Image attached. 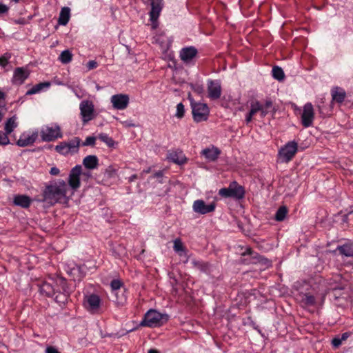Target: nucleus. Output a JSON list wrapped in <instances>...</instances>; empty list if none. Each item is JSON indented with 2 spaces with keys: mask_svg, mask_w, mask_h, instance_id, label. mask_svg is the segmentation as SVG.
I'll return each mask as SVG.
<instances>
[{
  "mask_svg": "<svg viewBox=\"0 0 353 353\" xmlns=\"http://www.w3.org/2000/svg\"><path fill=\"white\" fill-rule=\"evenodd\" d=\"M72 195L68 184L63 180L53 181L46 188V201L50 205L56 203L66 204Z\"/></svg>",
  "mask_w": 353,
  "mask_h": 353,
  "instance_id": "obj_1",
  "label": "nucleus"
},
{
  "mask_svg": "<svg viewBox=\"0 0 353 353\" xmlns=\"http://www.w3.org/2000/svg\"><path fill=\"white\" fill-rule=\"evenodd\" d=\"M63 283L61 277H54L49 275L46 278V295L53 296L56 294L54 300L59 303H64L67 301V296L65 294L58 292V285Z\"/></svg>",
  "mask_w": 353,
  "mask_h": 353,
  "instance_id": "obj_2",
  "label": "nucleus"
},
{
  "mask_svg": "<svg viewBox=\"0 0 353 353\" xmlns=\"http://www.w3.org/2000/svg\"><path fill=\"white\" fill-rule=\"evenodd\" d=\"M163 320L167 321L168 316L162 314L155 310H150L145 314L144 319L141 322V325L155 327L161 325Z\"/></svg>",
  "mask_w": 353,
  "mask_h": 353,
  "instance_id": "obj_3",
  "label": "nucleus"
},
{
  "mask_svg": "<svg viewBox=\"0 0 353 353\" xmlns=\"http://www.w3.org/2000/svg\"><path fill=\"white\" fill-rule=\"evenodd\" d=\"M219 194L225 198L231 197L239 200L244 197L245 190L242 185H240L236 181H233L230 183L228 188L220 189Z\"/></svg>",
  "mask_w": 353,
  "mask_h": 353,
  "instance_id": "obj_4",
  "label": "nucleus"
},
{
  "mask_svg": "<svg viewBox=\"0 0 353 353\" xmlns=\"http://www.w3.org/2000/svg\"><path fill=\"white\" fill-rule=\"evenodd\" d=\"M193 119L199 123L208 120L210 110L205 103H197L190 99Z\"/></svg>",
  "mask_w": 353,
  "mask_h": 353,
  "instance_id": "obj_5",
  "label": "nucleus"
},
{
  "mask_svg": "<svg viewBox=\"0 0 353 353\" xmlns=\"http://www.w3.org/2000/svg\"><path fill=\"white\" fill-rule=\"evenodd\" d=\"M82 172V167L81 165H77L70 170L68 179V185L70 192L74 194L81 186L80 175Z\"/></svg>",
  "mask_w": 353,
  "mask_h": 353,
  "instance_id": "obj_6",
  "label": "nucleus"
},
{
  "mask_svg": "<svg viewBox=\"0 0 353 353\" xmlns=\"http://www.w3.org/2000/svg\"><path fill=\"white\" fill-rule=\"evenodd\" d=\"M79 109L83 123H86L94 118V107L92 101H82L79 105Z\"/></svg>",
  "mask_w": 353,
  "mask_h": 353,
  "instance_id": "obj_7",
  "label": "nucleus"
},
{
  "mask_svg": "<svg viewBox=\"0 0 353 353\" xmlns=\"http://www.w3.org/2000/svg\"><path fill=\"white\" fill-rule=\"evenodd\" d=\"M297 152V143L295 141L288 142L279 151V157L283 162L288 163Z\"/></svg>",
  "mask_w": 353,
  "mask_h": 353,
  "instance_id": "obj_8",
  "label": "nucleus"
},
{
  "mask_svg": "<svg viewBox=\"0 0 353 353\" xmlns=\"http://www.w3.org/2000/svg\"><path fill=\"white\" fill-rule=\"evenodd\" d=\"M164 3L163 0H152L151 10L150 12V19L152 22V27L155 29L158 26V18L163 8Z\"/></svg>",
  "mask_w": 353,
  "mask_h": 353,
  "instance_id": "obj_9",
  "label": "nucleus"
},
{
  "mask_svg": "<svg viewBox=\"0 0 353 353\" xmlns=\"http://www.w3.org/2000/svg\"><path fill=\"white\" fill-rule=\"evenodd\" d=\"M84 306L88 311L92 314L98 313L101 306V299L95 294L86 295L84 298Z\"/></svg>",
  "mask_w": 353,
  "mask_h": 353,
  "instance_id": "obj_10",
  "label": "nucleus"
},
{
  "mask_svg": "<svg viewBox=\"0 0 353 353\" xmlns=\"http://www.w3.org/2000/svg\"><path fill=\"white\" fill-rule=\"evenodd\" d=\"M314 119V110L311 103H307L303 108L301 123L305 128L311 126Z\"/></svg>",
  "mask_w": 353,
  "mask_h": 353,
  "instance_id": "obj_11",
  "label": "nucleus"
},
{
  "mask_svg": "<svg viewBox=\"0 0 353 353\" xmlns=\"http://www.w3.org/2000/svg\"><path fill=\"white\" fill-rule=\"evenodd\" d=\"M208 97L213 100L218 99L221 95V85L218 80H209L208 81Z\"/></svg>",
  "mask_w": 353,
  "mask_h": 353,
  "instance_id": "obj_12",
  "label": "nucleus"
},
{
  "mask_svg": "<svg viewBox=\"0 0 353 353\" xmlns=\"http://www.w3.org/2000/svg\"><path fill=\"white\" fill-rule=\"evenodd\" d=\"M63 137V133L59 125L54 124L46 128V141H53Z\"/></svg>",
  "mask_w": 353,
  "mask_h": 353,
  "instance_id": "obj_13",
  "label": "nucleus"
},
{
  "mask_svg": "<svg viewBox=\"0 0 353 353\" xmlns=\"http://www.w3.org/2000/svg\"><path fill=\"white\" fill-rule=\"evenodd\" d=\"M111 103L114 108L117 110H124L129 103V97L127 94H115L111 97Z\"/></svg>",
  "mask_w": 353,
  "mask_h": 353,
  "instance_id": "obj_14",
  "label": "nucleus"
},
{
  "mask_svg": "<svg viewBox=\"0 0 353 353\" xmlns=\"http://www.w3.org/2000/svg\"><path fill=\"white\" fill-rule=\"evenodd\" d=\"M193 210L199 214H205L213 212L215 209L214 203L205 204L203 200H196L192 205Z\"/></svg>",
  "mask_w": 353,
  "mask_h": 353,
  "instance_id": "obj_15",
  "label": "nucleus"
},
{
  "mask_svg": "<svg viewBox=\"0 0 353 353\" xmlns=\"http://www.w3.org/2000/svg\"><path fill=\"white\" fill-rule=\"evenodd\" d=\"M30 72L26 68H17L13 74L12 83L21 85L29 77Z\"/></svg>",
  "mask_w": 353,
  "mask_h": 353,
  "instance_id": "obj_16",
  "label": "nucleus"
},
{
  "mask_svg": "<svg viewBox=\"0 0 353 353\" xmlns=\"http://www.w3.org/2000/svg\"><path fill=\"white\" fill-rule=\"evenodd\" d=\"M220 154L221 150L214 145L206 148L201 152V154L208 161L210 162L216 161Z\"/></svg>",
  "mask_w": 353,
  "mask_h": 353,
  "instance_id": "obj_17",
  "label": "nucleus"
},
{
  "mask_svg": "<svg viewBox=\"0 0 353 353\" xmlns=\"http://www.w3.org/2000/svg\"><path fill=\"white\" fill-rule=\"evenodd\" d=\"M38 137V132H34L32 134H23L17 143L20 147H26L32 144Z\"/></svg>",
  "mask_w": 353,
  "mask_h": 353,
  "instance_id": "obj_18",
  "label": "nucleus"
},
{
  "mask_svg": "<svg viewBox=\"0 0 353 353\" xmlns=\"http://www.w3.org/2000/svg\"><path fill=\"white\" fill-rule=\"evenodd\" d=\"M197 54V50L194 47H188L181 49L180 57L184 62L190 61Z\"/></svg>",
  "mask_w": 353,
  "mask_h": 353,
  "instance_id": "obj_19",
  "label": "nucleus"
},
{
  "mask_svg": "<svg viewBox=\"0 0 353 353\" xmlns=\"http://www.w3.org/2000/svg\"><path fill=\"white\" fill-rule=\"evenodd\" d=\"M83 165L89 170H93L98 167L99 160L95 155H88L83 160Z\"/></svg>",
  "mask_w": 353,
  "mask_h": 353,
  "instance_id": "obj_20",
  "label": "nucleus"
},
{
  "mask_svg": "<svg viewBox=\"0 0 353 353\" xmlns=\"http://www.w3.org/2000/svg\"><path fill=\"white\" fill-rule=\"evenodd\" d=\"M168 158L177 164H183L186 161V158L181 151L172 152L168 154Z\"/></svg>",
  "mask_w": 353,
  "mask_h": 353,
  "instance_id": "obj_21",
  "label": "nucleus"
},
{
  "mask_svg": "<svg viewBox=\"0 0 353 353\" xmlns=\"http://www.w3.org/2000/svg\"><path fill=\"white\" fill-rule=\"evenodd\" d=\"M332 101L337 103H342L346 96L345 92L340 88H334L332 90Z\"/></svg>",
  "mask_w": 353,
  "mask_h": 353,
  "instance_id": "obj_22",
  "label": "nucleus"
},
{
  "mask_svg": "<svg viewBox=\"0 0 353 353\" xmlns=\"http://www.w3.org/2000/svg\"><path fill=\"white\" fill-rule=\"evenodd\" d=\"M14 203L22 208H28L30 204V199L26 195H17L14 198Z\"/></svg>",
  "mask_w": 353,
  "mask_h": 353,
  "instance_id": "obj_23",
  "label": "nucleus"
},
{
  "mask_svg": "<svg viewBox=\"0 0 353 353\" xmlns=\"http://www.w3.org/2000/svg\"><path fill=\"white\" fill-rule=\"evenodd\" d=\"M261 103L259 101L252 103L250 110L245 118L246 123H250L252 121L253 116L257 112L261 113Z\"/></svg>",
  "mask_w": 353,
  "mask_h": 353,
  "instance_id": "obj_24",
  "label": "nucleus"
},
{
  "mask_svg": "<svg viewBox=\"0 0 353 353\" xmlns=\"http://www.w3.org/2000/svg\"><path fill=\"white\" fill-rule=\"evenodd\" d=\"M250 255L252 257L253 259L256 260L254 263L256 262H264V264L267 265H270V261L266 259L262 258L261 256L258 255L257 253L254 252L251 248H247L246 250L243 253V256Z\"/></svg>",
  "mask_w": 353,
  "mask_h": 353,
  "instance_id": "obj_25",
  "label": "nucleus"
},
{
  "mask_svg": "<svg viewBox=\"0 0 353 353\" xmlns=\"http://www.w3.org/2000/svg\"><path fill=\"white\" fill-rule=\"evenodd\" d=\"M70 10L68 7H64L61 9L59 17V23L63 26H65L70 19Z\"/></svg>",
  "mask_w": 353,
  "mask_h": 353,
  "instance_id": "obj_26",
  "label": "nucleus"
},
{
  "mask_svg": "<svg viewBox=\"0 0 353 353\" xmlns=\"http://www.w3.org/2000/svg\"><path fill=\"white\" fill-rule=\"evenodd\" d=\"M261 118H263L271 112H274V108L273 106L272 102L270 100H267L264 104H261Z\"/></svg>",
  "mask_w": 353,
  "mask_h": 353,
  "instance_id": "obj_27",
  "label": "nucleus"
},
{
  "mask_svg": "<svg viewBox=\"0 0 353 353\" xmlns=\"http://www.w3.org/2000/svg\"><path fill=\"white\" fill-rule=\"evenodd\" d=\"M337 250L341 254L345 255V256H353V243L339 246Z\"/></svg>",
  "mask_w": 353,
  "mask_h": 353,
  "instance_id": "obj_28",
  "label": "nucleus"
},
{
  "mask_svg": "<svg viewBox=\"0 0 353 353\" xmlns=\"http://www.w3.org/2000/svg\"><path fill=\"white\" fill-rule=\"evenodd\" d=\"M80 144V139L75 137L68 142H66L67 148L70 153H74L78 151Z\"/></svg>",
  "mask_w": 353,
  "mask_h": 353,
  "instance_id": "obj_29",
  "label": "nucleus"
},
{
  "mask_svg": "<svg viewBox=\"0 0 353 353\" xmlns=\"http://www.w3.org/2000/svg\"><path fill=\"white\" fill-rule=\"evenodd\" d=\"M17 117L15 116L12 117L10 118L5 125V133L7 134H10L13 130L17 126Z\"/></svg>",
  "mask_w": 353,
  "mask_h": 353,
  "instance_id": "obj_30",
  "label": "nucleus"
},
{
  "mask_svg": "<svg viewBox=\"0 0 353 353\" xmlns=\"http://www.w3.org/2000/svg\"><path fill=\"white\" fill-rule=\"evenodd\" d=\"M301 303L305 306H313L315 304V298L310 294H303L301 296Z\"/></svg>",
  "mask_w": 353,
  "mask_h": 353,
  "instance_id": "obj_31",
  "label": "nucleus"
},
{
  "mask_svg": "<svg viewBox=\"0 0 353 353\" xmlns=\"http://www.w3.org/2000/svg\"><path fill=\"white\" fill-rule=\"evenodd\" d=\"M72 52L68 50H65L61 53L59 59L62 63L66 64L72 61Z\"/></svg>",
  "mask_w": 353,
  "mask_h": 353,
  "instance_id": "obj_32",
  "label": "nucleus"
},
{
  "mask_svg": "<svg viewBox=\"0 0 353 353\" xmlns=\"http://www.w3.org/2000/svg\"><path fill=\"white\" fill-rule=\"evenodd\" d=\"M349 336L350 333L345 332L341 336H337L333 339L332 341V344L334 347H338L342 344L343 341H346Z\"/></svg>",
  "mask_w": 353,
  "mask_h": 353,
  "instance_id": "obj_33",
  "label": "nucleus"
},
{
  "mask_svg": "<svg viewBox=\"0 0 353 353\" xmlns=\"http://www.w3.org/2000/svg\"><path fill=\"white\" fill-rule=\"evenodd\" d=\"M288 209L285 206L280 207L275 214V219L278 221H282L286 216Z\"/></svg>",
  "mask_w": 353,
  "mask_h": 353,
  "instance_id": "obj_34",
  "label": "nucleus"
},
{
  "mask_svg": "<svg viewBox=\"0 0 353 353\" xmlns=\"http://www.w3.org/2000/svg\"><path fill=\"white\" fill-rule=\"evenodd\" d=\"M68 272L69 274L72 276L74 280H79L81 278V270L80 268L77 265H74L70 270H68Z\"/></svg>",
  "mask_w": 353,
  "mask_h": 353,
  "instance_id": "obj_35",
  "label": "nucleus"
},
{
  "mask_svg": "<svg viewBox=\"0 0 353 353\" xmlns=\"http://www.w3.org/2000/svg\"><path fill=\"white\" fill-rule=\"evenodd\" d=\"M272 76L275 79L279 81L283 80L285 77L283 70L278 66H275L272 68Z\"/></svg>",
  "mask_w": 353,
  "mask_h": 353,
  "instance_id": "obj_36",
  "label": "nucleus"
},
{
  "mask_svg": "<svg viewBox=\"0 0 353 353\" xmlns=\"http://www.w3.org/2000/svg\"><path fill=\"white\" fill-rule=\"evenodd\" d=\"M44 89V82H41L34 85L31 89L27 91L26 95H32L40 92Z\"/></svg>",
  "mask_w": 353,
  "mask_h": 353,
  "instance_id": "obj_37",
  "label": "nucleus"
},
{
  "mask_svg": "<svg viewBox=\"0 0 353 353\" xmlns=\"http://www.w3.org/2000/svg\"><path fill=\"white\" fill-rule=\"evenodd\" d=\"M55 150L57 152L63 155H67L70 154L69 150L67 148L66 142L60 143L55 147Z\"/></svg>",
  "mask_w": 353,
  "mask_h": 353,
  "instance_id": "obj_38",
  "label": "nucleus"
},
{
  "mask_svg": "<svg viewBox=\"0 0 353 353\" xmlns=\"http://www.w3.org/2000/svg\"><path fill=\"white\" fill-rule=\"evenodd\" d=\"M99 139L103 142L105 143L110 147H112L114 145V140L105 134H99Z\"/></svg>",
  "mask_w": 353,
  "mask_h": 353,
  "instance_id": "obj_39",
  "label": "nucleus"
},
{
  "mask_svg": "<svg viewBox=\"0 0 353 353\" xmlns=\"http://www.w3.org/2000/svg\"><path fill=\"white\" fill-rule=\"evenodd\" d=\"M173 248L176 252H185L183 243L179 239L174 240ZM180 255H182V253H180Z\"/></svg>",
  "mask_w": 353,
  "mask_h": 353,
  "instance_id": "obj_40",
  "label": "nucleus"
},
{
  "mask_svg": "<svg viewBox=\"0 0 353 353\" xmlns=\"http://www.w3.org/2000/svg\"><path fill=\"white\" fill-rule=\"evenodd\" d=\"M185 114V108L184 105L182 103H179L176 105V110L175 113V117L178 119H181L184 117Z\"/></svg>",
  "mask_w": 353,
  "mask_h": 353,
  "instance_id": "obj_41",
  "label": "nucleus"
},
{
  "mask_svg": "<svg viewBox=\"0 0 353 353\" xmlns=\"http://www.w3.org/2000/svg\"><path fill=\"white\" fill-rule=\"evenodd\" d=\"M11 55L8 53L4 54L0 57V65L5 67L8 63V60L10 59Z\"/></svg>",
  "mask_w": 353,
  "mask_h": 353,
  "instance_id": "obj_42",
  "label": "nucleus"
},
{
  "mask_svg": "<svg viewBox=\"0 0 353 353\" xmlns=\"http://www.w3.org/2000/svg\"><path fill=\"white\" fill-rule=\"evenodd\" d=\"M122 285V283L121 281L119 280H113L111 281L110 286L113 291H116L117 290H119Z\"/></svg>",
  "mask_w": 353,
  "mask_h": 353,
  "instance_id": "obj_43",
  "label": "nucleus"
},
{
  "mask_svg": "<svg viewBox=\"0 0 353 353\" xmlns=\"http://www.w3.org/2000/svg\"><path fill=\"white\" fill-rule=\"evenodd\" d=\"M9 142L10 141L7 134L6 133H2L1 132H0V145H8Z\"/></svg>",
  "mask_w": 353,
  "mask_h": 353,
  "instance_id": "obj_44",
  "label": "nucleus"
},
{
  "mask_svg": "<svg viewBox=\"0 0 353 353\" xmlns=\"http://www.w3.org/2000/svg\"><path fill=\"white\" fill-rule=\"evenodd\" d=\"M95 137H88L85 141L83 142V145H93L95 143Z\"/></svg>",
  "mask_w": 353,
  "mask_h": 353,
  "instance_id": "obj_45",
  "label": "nucleus"
},
{
  "mask_svg": "<svg viewBox=\"0 0 353 353\" xmlns=\"http://www.w3.org/2000/svg\"><path fill=\"white\" fill-rule=\"evenodd\" d=\"M192 264L193 265L194 267L198 269H200L201 270H204L205 265L201 261L193 260L192 261Z\"/></svg>",
  "mask_w": 353,
  "mask_h": 353,
  "instance_id": "obj_46",
  "label": "nucleus"
},
{
  "mask_svg": "<svg viewBox=\"0 0 353 353\" xmlns=\"http://www.w3.org/2000/svg\"><path fill=\"white\" fill-rule=\"evenodd\" d=\"M97 65L98 64L95 61H90L87 63V68L89 70L96 68Z\"/></svg>",
  "mask_w": 353,
  "mask_h": 353,
  "instance_id": "obj_47",
  "label": "nucleus"
},
{
  "mask_svg": "<svg viewBox=\"0 0 353 353\" xmlns=\"http://www.w3.org/2000/svg\"><path fill=\"white\" fill-rule=\"evenodd\" d=\"M46 353H60L59 350L52 347V346H48L46 348Z\"/></svg>",
  "mask_w": 353,
  "mask_h": 353,
  "instance_id": "obj_48",
  "label": "nucleus"
},
{
  "mask_svg": "<svg viewBox=\"0 0 353 353\" xmlns=\"http://www.w3.org/2000/svg\"><path fill=\"white\" fill-rule=\"evenodd\" d=\"M105 174H107L108 177H112L115 174V170L111 167H109L105 170Z\"/></svg>",
  "mask_w": 353,
  "mask_h": 353,
  "instance_id": "obj_49",
  "label": "nucleus"
},
{
  "mask_svg": "<svg viewBox=\"0 0 353 353\" xmlns=\"http://www.w3.org/2000/svg\"><path fill=\"white\" fill-rule=\"evenodd\" d=\"M9 8L4 4L0 3V14L6 13L8 11Z\"/></svg>",
  "mask_w": 353,
  "mask_h": 353,
  "instance_id": "obj_50",
  "label": "nucleus"
},
{
  "mask_svg": "<svg viewBox=\"0 0 353 353\" xmlns=\"http://www.w3.org/2000/svg\"><path fill=\"white\" fill-rule=\"evenodd\" d=\"M60 171H59V169L56 168V167H53L50 169V173L52 174V175H54V176H57L59 174Z\"/></svg>",
  "mask_w": 353,
  "mask_h": 353,
  "instance_id": "obj_51",
  "label": "nucleus"
},
{
  "mask_svg": "<svg viewBox=\"0 0 353 353\" xmlns=\"http://www.w3.org/2000/svg\"><path fill=\"white\" fill-rule=\"evenodd\" d=\"M193 89L196 92L199 94L201 93L203 90V87L200 85H196L195 86L193 87Z\"/></svg>",
  "mask_w": 353,
  "mask_h": 353,
  "instance_id": "obj_52",
  "label": "nucleus"
},
{
  "mask_svg": "<svg viewBox=\"0 0 353 353\" xmlns=\"http://www.w3.org/2000/svg\"><path fill=\"white\" fill-rule=\"evenodd\" d=\"M3 107H0V121L2 120L3 114L2 113L1 110H3Z\"/></svg>",
  "mask_w": 353,
  "mask_h": 353,
  "instance_id": "obj_53",
  "label": "nucleus"
},
{
  "mask_svg": "<svg viewBox=\"0 0 353 353\" xmlns=\"http://www.w3.org/2000/svg\"><path fill=\"white\" fill-rule=\"evenodd\" d=\"M148 353H159V352L156 350L151 349L148 351Z\"/></svg>",
  "mask_w": 353,
  "mask_h": 353,
  "instance_id": "obj_54",
  "label": "nucleus"
},
{
  "mask_svg": "<svg viewBox=\"0 0 353 353\" xmlns=\"http://www.w3.org/2000/svg\"><path fill=\"white\" fill-rule=\"evenodd\" d=\"M4 97H5L4 93L0 91V99H4Z\"/></svg>",
  "mask_w": 353,
  "mask_h": 353,
  "instance_id": "obj_55",
  "label": "nucleus"
},
{
  "mask_svg": "<svg viewBox=\"0 0 353 353\" xmlns=\"http://www.w3.org/2000/svg\"><path fill=\"white\" fill-rule=\"evenodd\" d=\"M126 126H134V124L127 123V122L123 123Z\"/></svg>",
  "mask_w": 353,
  "mask_h": 353,
  "instance_id": "obj_56",
  "label": "nucleus"
},
{
  "mask_svg": "<svg viewBox=\"0 0 353 353\" xmlns=\"http://www.w3.org/2000/svg\"><path fill=\"white\" fill-rule=\"evenodd\" d=\"M50 83L49 82H46L45 85L46 88H48L50 86Z\"/></svg>",
  "mask_w": 353,
  "mask_h": 353,
  "instance_id": "obj_57",
  "label": "nucleus"
},
{
  "mask_svg": "<svg viewBox=\"0 0 353 353\" xmlns=\"http://www.w3.org/2000/svg\"><path fill=\"white\" fill-rule=\"evenodd\" d=\"M41 137H42V139L44 140V132H41Z\"/></svg>",
  "mask_w": 353,
  "mask_h": 353,
  "instance_id": "obj_58",
  "label": "nucleus"
},
{
  "mask_svg": "<svg viewBox=\"0 0 353 353\" xmlns=\"http://www.w3.org/2000/svg\"><path fill=\"white\" fill-rule=\"evenodd\" d=\"M319 112H321V107L319 106Z\"/></svg>",
  "mask_w": 353,
  "mask_h": 353,
  "instance_id": "obj_59",
  "label": "nucleus"
},
{
  "mask_svg": "<svg viewBox=\"0 0 353 353\" xmlns=\"http://www.w3.org/2000/svg\"><path fill=\"white\" fill-rule=\"evenodd\" d=\"M14 1L15 2H18V1H19V0H14Z\"/></svg>",
  "mask_w": 353,
  "mask_h": 353,
  "instance_id": "obj_60",
  "label": "nucleus"
}]
</instances>
